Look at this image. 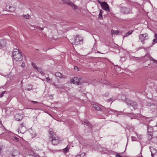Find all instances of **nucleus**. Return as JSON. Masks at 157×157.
I'll return each mask as SVG.
<instances>
[{
  "mask_svg": "<svg viewBox=\"0 0 157 157\" xmlns=\"http://www.w3.org/2000/svg\"><path fill=\"white\" fill-rule=\"evenodd\" d=\"M24 17H25L26 19H28L29 18L30 16L28 15H25L23 16Z\"/></svg>",
  "mask_w": 157,
  "mask_h": 157,
  "instance_id": "obj_30",
  "label": "nucleus"
},
{
  "mask_svg": "<svg viewBox=\"0 0 157 157\" xmlns=\"http://www.w3.org/2000/svg\"><path fill=\"white\" fill-rule=\"evenodd\" d=\"M63 2L66 3L68 5L72 7L75 10H76L78 7L77 6L75 5L74 4H73L72 2L70 1L69 0H62Z\"/></svg>",
  "mask_w": 157,
  "mask_h": 157,
  "instance_id": "obj_7",
  "label": "nucleus"
},
{
  "mask_svg": "<svg viewBox=\"0 0 157 157\" xmlns=\"http://www.w3.org/2000/svg\"><path fill=\"white\" fill-rule=\"evenodd\" d=\"M6 41L5 40H2L0 41V48H3L6 46Z\"/></svg>",
  "mask_w": 157,
  "mask_h": 157,
  "instance_id": "obj_15",
  "label": "nucleus"
},
{
  "mask_svg": "<svg viewBox=\"0 0 157 157\" xmlns=\"http://www.w3.org/2000/svg\"><path fill=\"white\" fill-rule=\"evenodd\" d=\"M50 138L52 139V142L53 144L54 145H56L60 142L59 137L57 136L56 135L53 136L52 135L50 136Z\"/></svg>",
  "mask_w": 157,
  "mask_h": 157,
  "instance_id": "obj_4",
  "label": "nucleus"
},
{
  "mask_svg": "<svg viewBox=\"0 0 157 157\" xmlns=\"http://www.w3.org/2000/svg\"><path fill=\"white\" fill-rule=\"evenodd\" d=\"M83 38L80 35H77L74 39V42L72 43L73 45H78L82 43Z\"/></svg>",
  "mask_w": 157,
  "mask_h": 157,
  "instance_id": "obj_2",
  "label": "nucleus"
},
{
  "mask_svg": "<svg viewBox=\"0 0 157 157\" xmlns=\"http://www.w3.org/2000/svg\"><path fill=\"white\" fill-rule=\"evenodd\" d=\"M116 157H122L119 153H117L116 155Z\"/></svg>",
  "mask_w": 157,
  "mask_h": 157,
  "instance_id": "obj_34",
  "label": "nucleus"
},
{
  "mask_svg": "<svg viewBox=\"0 0 157 157\" xmlns=\"http://www.w3.org/2000/svg\"><path fill=\"white\" fill-rule=\"evenodd\" d=\"M32 102L33 103H38V102L36 101H32Z\"/></svg>",
  "mask_w": 157,
  "mask_h": 157,
  "instance_id": "obj_41",
  "label": "nucleus"
},
{
  "mask_svg": "<svg viewBox=\"0 0 157 157\" xmlns=\"http://www.w3.org/2000/svg\"><path fill=\"white\" fill-rule=\"evenodd\" d=\"M104 84H108L107 83V82H105L104 83Z\"/></svg>",
  "mask_w": 157,
  "mask_h": 157,
  "instance_id": "obj_47",
  "label": "nucleus"
},
{
  "mask_svg": "<svg viewBox=\"0 0 157 157\" xmlns=\"http://www.w3.org/2000/svg\"><path fill=\"white\" fill-rule=\"evenodd\" d=\"M152 157H157V150L153 147H150Z\"/></svg>",
  "mask_w": 157,
  "mask_h": 157,
  "instance_id": "obj_10",
  "label": "nucleus"
},
{
  "mask_svg": "<svg viewBox=\"0 0 157 157\" xmlns=\"http://www.w3.org/2000/svg\"><path fill=\"white\" fill-rule=\"evenodd\" d=\"M105 113H109L110 114L114 113L117 116L119 115V113H121L120 112H117L111 109H105Z\"/></svg>",
  "mask_w": 157,
  "mask_h": 157,
  "instance_id": "obj_9",
  "label": "nucleus"
},
{
  "mask_svg": "<svg viewBox=\"0 0 157 157\" xmlns=\"http://www.w3.org/2000/svg\"><path fill=\"white\" fill-rule=\"evenodd\" d=\"M49 133L50 134V136L52 135L53 136H56V135L53 132V130L52 129H50L49 130Z\"/></svg>",
  "mask_w": 157,
  "mask_h": 157,
  "instance_id": "obj_18",
  "label": "nucleus"
},
{
  "mask_svg": "<svg viewBox=\"0 0 157 157\" xmlns=\"http://www.w3.org/2000/svg\"><path fill=\"white\" fill-rule=\"evenodd\" d=\"M98 17L99 19H101L102 18V14L99 13Z\"/></svg>",
  "mask_w": 157,
  "mask_h": 157,
  "instance_id": "obj_31",
  "label": "nucleus"
},
{
  "mask_svg": "<svg viewBox=\"0 0 157 157\" xmlns=\"http://www.w3.org/2000/svg\"><path fill=\"white\" fill-rule=\"evenodd\" d=\"M35 157H40L38 155H35Z\"/></svg>",
  "mask_w": 157,
  "mask_h": 157,
  "instance_id": "obj_45",
  "label": "nucleus"
},
{
  "mask_svg": "<svg viewBox=\"0 0 157 157\" xmlns=\"http://www.w3.org/2000/svg\"><path fill=\"white\" fill-rule=\"evenodd\" d=\"M109 101H112V98H110L109 99Z\"/></svg>",
  "mask_w": 157,
  "mask_h": 157,
  "instance_id": "obj_42",
  "label": "nucleus"
},
{
  "mask_svg": "<svg viewBox=\"0 0 157 157\" xmlns=\"http://www.w3.org/2000/svg\"><path fill=\"white\" fill-rule=\"evenodd\" d=\"M132 140V141H137V139L134 136H132L131 137Z\"/></svg>",
  "mask_w": 157,
  "mask_h": 157,
  "instance_id": "obj_29",
  "label": "nucleus"
},
{
  "mask_svg": "<svg viewBox=\"0 0 157 157\" xmlns=\"http://www.w3.org/2000/svg\"><path fill=\"white\" fill-rule=\"evenodd\" d=\"M32 64L33 67L34 68H36L39 72H40L43 75H44V73H43L42 69L41 68L37 67L35 64L33 63H32Z\"/></svg>",
  "mask_w": 157,
  "mask_h": 157,
  "instance_id": "obj_13",
  "label": "nucleus"
},
{
  "mask_svg": "<svg viewBox=\"0 0 157 157\" xmlns=\"http://www.w3.org/2000/svg\"><path fill=\"white\" fill-rule=\"evenodd\" d=\"M23 115L20 114H16L14 117L15 119L17 121H21L23 119Z\"/></svg>",
  "mask_w": 157,
  "mask_h": 157,
  "instance_id": "obj_12",
  "label": "nucleus"
},
{
  "mask_svg": "<svg viewBox=\"0 0 157 157\" xmlns=\"http://www.w3.org/2000/svg\"><path fill=\"white\" fill-rule=\"evenodd\" d=\"M129 102H127L128 104H129L131 105V106H132L134 109H135L137 107V105L136 103L135 102H133V103L131 102L130 101H129Z\"/></svg>",
  "mask_w": 157,
  "mask_h": 157,
  "instance_id": "obj_16",
  "label": "nucleus"
},
{
  "mask_svg": "<svg viewBox=\"0 0 157 157\" xmlns=\"http://www.w3.org/2000/svg\"><path fill=\"white\" fill-rule=\"evenodd\" d=\"M94 108L96 110L98 111H100L101 110V108L96 105H95L94 106Z\"/></svg>",
  "mask_w": 157,
  "mask_h": 157,
  "instance_id": "obj_24",
  "label": "nucleus"
},
{
  "mask_svg": "<svg viewBox=\"0 0 157 157\" xmlns=\"http://www.w3.org/2000/svg\"><path fill=\"white\" fill-rule=\"evenodd\" d=\"M32 89V88L31 87L30 88H28L27 87H26L25 88V89L26 90H31Z\"/></svg>",
  "mask_w": 157,
  "mask_h": 157,
  "instance_id": "obj_33",
  "label": "nucleus"
},
{
  "mask_svg": "<svg viewBox=\"0 0 157 157\" xmlns=\"http://www.w3.org/2000/svg\"><path fill=\"white\" fill-rule=\"evenodd\" d=\"M9 9H11V10H10V11L11 12L14 11L15 10V8H14L13 7H11L10 6H9Z\"/></svg>",
  "mask_w": 157,
  "mask_h": 157,
  "instance_id": "obj_27",
  "label": "nucleus"
},
{
  "mask_svg": "<svg viewBox=\"0 0 157 157\" xmlns=\"http://www.w3.org/2000/svg\"><path fill=\"white\" fill-rule=\"evenodd\" d=\"M85 153H82L80 154L77 155L76 157H85Z\"/></svg>",
  "mask_w": 157,
  "mask_h": 157,
  "instance_id": "obj_25",
  "label": "nucleus"
},
{
  "mask_svg": "<svg viewBox=\"0 0 157 157\" xmlns=\"http://www.w3.org/2000/svg\"><path fill=\"white\" fill-rule=\"evenodd\" d=\"M15 155H14L12 154V155H10L9 156V157H15Z\"/></svg>",
  "mask_w": 157,
  "mask_h": 157,
  "instance_id": "obj_37",
  "label": "nucleus"
},
{
  "mask_svg": "<svg viewBox=\"0 0 157 157\" xmlns=\"http://www.w3.org/2000/svg\"><path fill=\"white\" fill-rule=\"evenodd\" d=\"M46 81H49L50 80V79L49 77H47L46 78Z\"/></svg>",
  "mask_w": 157,
  "mask_h": 157,
  "instance_id": "obj_38",
  "label": "nucleus"
},
{
  "mask_svg": "<svg viewBox=\"0 0 157 157\" xmlns=\"http://www.w3.org/2000/svg\"><path fill=\"white\" fill-rule=\"evenodd\" d=\"M13 56L14 60L16 61H20L22 59L21 53L17 49H14L13 52Z\"/></svg>",
  "mask_w": 157,
  "mask_h": 157,
  "instance_id": "obj_1",
  "label": "nucleus"
},
{
  "mask_svg": "<svg viewBox=\"0 0 157 157\" xmlns=\"http://www.w3.org/2000/svg\"><path fill=\"white\" fill-rule=\"evenodd\" d=\"M136 134L139 139L140 140L141 139V138L142 137V135H139L136 133Z\"/></svg>",
  "mask_w": 157,
  "mask_h": 157,
  "instance_id": "obj_28",
  "label": "nucleus"
},
{
  "mask_svg": "<svg viewBox=\"0 0 157 157\" xmlns=\"http://www.w3.org/2000/svg\"><path fill=\"white\" fill-rule=\"evenodd\" d=\"M102 13H103V11L101 10H100V11L99 13L102 14Z\"/></svg>",
  "mask_w": 157,
  "mask_h": 157,
  "instance_id": "obj_39",
  "label": "nucleus"
},
{
  "mask_svg": "<svg viewBox=\"0 0 157 157\" xmlns=\"http://www.w3.org/2000/svg\"><path fill=\"white\" fill-rule=\"evenodd\" d=\"M121 12L127 14L130 13L131 12L130 10L126 7H122L121 10Z\"/></svg>",
  "mask_w": 157,
  "mask_h": 157,
  "instance_id": "obj_11",
  "label": "nucleus"
},
{
  "mask_svg": "<svg viewBox=\"0 0 157 157\" xmlns=\"http://www.w3.org/2000/svg\"><path fill=\"white\" fill-rule=\"evenodd\" d=\"M147 128L148 132H149V134L151 136L152 135V128L151 127H150L149 126H148Z\"/></svg>",
  "mask_w": 157,
  "mask_h": 157,
  "instance_id": "obj_17",
  "label": "nucleus"
},
{
  "mask_svg": "<svg viewBox=\"0 0 157 157\" xmlns=\"http://www.w3.org/2000/svg\"><path fill=\"white\" fill-rule=\"evenodd\" d=\"M111 32L112 34V35H114V34H116L117 35L119 33V31H118L116 30H114L113 29H112L111 31Z\"/></svg>",
  "mask_w": 157,
  "mask_h": 157,
  "instance_id": "obj_23",
  "label": "nucleus"
},
{
  "mask_svg": "<svg viewBox=\"0 0 157 157\" xmlns=\"http://www.w3.org/2000/svg\"><path fill=\"white\" fill-rule=\"evenodd\" d=\"M21 66L23 67V68H24L25 67V64L23 62L22 64H21Z\"/></svg>",
  "mask_w": 157,
  "mask_h": 157,
  "instance_id": "obj_35",
  "label": "nucleus"
},
{
  "mask_svg": "<svg viewBox=\"0 0 157 157\" xmlns=\"http://www.w3.org/2000/svg\"><path fill=\"white\" fill-rule=\"evenodd\" d=\"M149 59L154 60V59L152 57H151L149 54H146L144 58V60L146 61Z\"/></svg>",
  "mask_w": 157,
  "mask_h": 157,
  "instance_id": "obj_14",
  "label": "nucleus"
},
{
  "mask_svg": "<svg viewBox=\"0 0 157 157\" xmlns=\"http://www.w3.org/2000/svg\"><path fill=\"white\" fill-rule=\"evenodd\" d=\"M100 4L101 5L102 8L104 10L107 11H109V6L106 2H101Z\"/></svg>",
  "mask_w": 157,
  "mask_h": 157,
  "instance_id": "obj_8",
  "label": "nucleus"
},
{
  "mask_svg": "<svg viewBox=\"0 0 157 157\" xmlns=\"http://www.w3.org/2000/svg\"><path fill=\"white\" fill-rule=\"evenodd\" d=\"M153 61H154L155 63H157V60H155L154 59V60H153Z\"/></svg>",
  "mask_w": 157,
  "mask_h": 157,
  "instance_id": "obj_43",
  "label": "nucleus"
},
{
  "mask_svg": "<svg viewBox=\"0 0 157 157\" xmlns=\"http://www.w3.org/2000/svg\"><path fill=\"white\" fill-rule=\"evenodd\" d=\"M6 92L5 91H3L1 93V94L0 95V98H2V97L3 95L5 94V93Z\"/></svg>",
  "mask_w": 157,
  "mask_h": 157,
  "instance_id": "obj_32",
  "label": "nucleus"
},
{
  "mask_svg": "<svg viewBox=\"0 0 157 157\" xmlns=\"http://www.w3.org/2000/svg\"><path fill=\"white\" fill-rule=\"evenodd\" d=\"M157 126V123L156 124V125H155V127H156Z\"/></svg>",
  "mask_w": 157,
  "mask_h": 157,
  "instance_id": "obj_48",
  "label": "nucleus"
},
{
  "mask_svg": "<svg viewBox=\"0 0 157 157\" xmlns=\"http://www.w3.org/2000/svg\"><path fill=\"white\" fill-rule=\"evenodd\" d=\"M34 29H33L32 28V29L34 30V29H39V30H41V31H42L44 29L43 28H41L40 27H38V26H34Z\"/></svg>",
  "mask_w": 157,
  "mask_h": 157,
  "instance_id": "obj_20",
  "label": "nucleus"
},
{
  "mask_svg": "<svg viewBox=\"0 0 157 157\" xmlns=\"http://www.w3.org/2000/svg\"><path fill=\"white\" fill-rule=\"evenodd\" d=\"M70 82L75 84L79 85L81 84L82 82V80L80 78L75 77L71 79Z\"/></svg>",
  "mask_w": 157,
  "mask_h": 157,
  "instance_id": "obj_3",
  "label": "nucleus"
},
{
  "mask_svg": "<svg viewBox=\"0 0 157 157\" xmlns=\"http://www.w3.org/2000/svg\"><path fill=\"white\" fill-rule=\"evenodd\" d=\"M69 148L68 146H67L65 148L63 149V152L65 153H67L69 151Z\"/></svg>",
  "mask_w": 157,
  "mask_h": 157,
  "instance_id": "obj_21",
  "label": "nucleus"
},
{
  "mask_svg": "<svg viewBox=\"0 0 157 157\" xmlns=\"http://www.w3.org/2000/svg\"><path fill=\"white\" fill-rule=\"evenodd\" d=\"M56 77H59L60 78H63L62 77L63 75H62V74L59 72H56Z\"/></svg>",
  "mask_w": 157,
  "mask_h": 157,
  "instance_id": "obj_22",
  "label": "nucleus"
},
{
  "mask_svg": "<svg viewBox=\"0 0 157 157\" xmlns=\"http://www.w3.org/2000/svg\"><path fill=\"white\" fill-rule=\"evenodd\" d=\"M26 128L24 124L22 123L20 124L17 130V131L18 132V133H21L23 134L26 131Z\"/></svg>",
  "mask_w": 157,
  "mask_h": 157,
  "instance_id": "obj_5",
  "label": "nucleus"
},
{
  "mask_svg": "<svg viewBox=\"0 0 157 157\" xmlns=\"http://www.w3.org/2000/svg\"><path fill=\"white\" fill-rule=\"evenodd\" d=\"M14 138H15V139L17 140L18 139L17 138V137H14Z\"/></svg>",
  "mask_w": 157,
  "mask_h": 157,
  "instance_id": "obj_46",
  "label": "nucleus"
},
{
  "mask_svg": "<svg viewBox=\"0 0 157 157\" xmlns=\"http://www.w3.org/2000/svg\"><path fill=\"white\" fill-rule=\"evenodd\" d=\"M84 123H86L87 124V125H89V123L88 122H87V121L86 122H85Z\"/></svg>",
  "mask_w": 157,
  "mask_h": 157,
  "instance_id": "obj_40",
  "label": "nucleus"
},
{
  "mask_svg": "<svg viewBox=\"0 0 157 157\" xmlns=\"http://www.w3.org/2000/svg\"><path fill=\"white\" fill-rule=\"evenodd\" d=\"M75 69H78V68L77 67L75 66Z\"/></svg>",
  "mask_w": 157,
  "mask_h": 157,
  "instance_id": "obj_44",
  "label": "nucleus"
},
{
  "mask_svg": "<svg viewBox=\"0 0 157 157\" xmlns=\"http://www.w3.org/2000/svg\"><path fill=\"white\" fill-rule=\"evenodd\" d=\"M2 149V146L1 145V144L0 143V153L1 152V151Z\"/></svg>",
  "mask_w": 157,
  "mask_h": 157,
  "instance_id": "obj_36",
  "label": "nucleus"
},
{
  "mask_svg": "<svg viewBox=\"0 0 157 157\" xmlns=\"http://www.w3.org/2000/svg\"><path fill=\"white\" fill-rule=\"evenodd\" d=\"M140 39L143 44L144 43V40L148 39L147 35V33L142 34L139 36Z\"/></svg>",
  "mask_w": 157,
  "mask_h": 157,
  "instance_id": "obj_6",
  "label": "nucleus"
},
{
  "mask_svg": "<svg viewBox=\"0 0 157 157\" xmlns=\"http://www.w3.org/2000/svg\"><path fill=\"white\" fill-rule=\"evenodd\" d=\"M132 32V31H130L128 32V33H126L125 36H124V37H125L126 36H129L131 34Z\"/></svg>",
  "mask_w": 157,
  "mask_h": 157,
  "instance_id": "obj_26",
  "label": "nucleus"
},
{
  "mask_svg": "<svg viewBox=\"0 0 157 157\" xmlns=\"http://www.w3.org/2000/svg\"><path fill=\"white\" fill-rule=\"evenodd\" d=\"M155 38L153 39V40L152 44H154L157 43V35L156 33H155L154 35Z\"/></svg>",
  "mask_w": 157,
  "mask_h": 157,
  "instance_id": "obj_19",
  "label": "nucleus"
}]
</instances>
